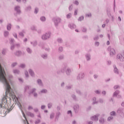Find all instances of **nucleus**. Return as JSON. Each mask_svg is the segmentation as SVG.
<instances>
[{
  "instance_id": "f257e3e1",
  "label": "nucleus",
  "mask_w": 124,
  "mask_h": 124,
  "mask_svg": "<svg viewBox=\"0 0 124 124\" xmlns=\"http://www.w3.org/2000/svg\"><path fill=\"white\" fill-rule=\"evenodd\" d=\"M5 72H4V69L1 67V65L0 64V81H1L2 83L5 84L6 86V94H8L10 93V90H11V87L8 83V81L5 78Z\"/></svg>"
},
{
  "instance_id": "f03ea898",
  "label": "nucleus",
  "mask_w": 124,
  "mask_h": 124,
  "mask_svg": "<svg viewBox=\"0 0 124 124\" xmlns=\"http://www.w3.org/2000/svg\"><path fill=\"white\" fill-rule=\"evenodd\" d=\"M0 108H7V99L4 97L2 99V104H0Z\"/></svg>"
},
{
  "instance_id": "7ed1b4c3",
  "label": "nucleus",
  "mask_w": 124,
  "mask_h": 124,
  "mask_svg": "<svg viewBox=\"0 0 124 124\" xmlns=\"http://www.w3.org/2000/svg\"><path fill=\"white\" fill-rule=\"evenodd\" d=\"M50 37V34H46V35H43L42 37V39H44V40L46 39H48Z\"/></svg>"
},
{
  "instance_id": "20e7f679",
  "label": "nucleus",
  "mask_w": 124,
  "mask_h": 124,
  "mask_svg": "<svg viewBox=\"0 0 124 124\" xmlns=\"http://www.w3.org/2000/svg\"><path fill=\"white\" fill-rule=\"evenodd\" d=\"M116 54V51L114 48H111L110 51V55H115Z\"/></svg>"
},
{
  "instance_id": "39448f33",
  "label": "nucleus",
  "mask_w": 124,
  "mask_h": 124,
  "mask_svg": "<svg viewBox=\"0 0 124 124\" xmlns=\"http://www.w3.org/2000/svg\"><path fill=\"white\" fill-rule=\"evenodd\" d=\"M118 59H119V60L121 61H124V57L122 56H121V55L119 54L118 55Z\"/></svg>"
},
{
  "instance_id": "423d86ee",
  "label": "nucleus",
  "mask_w": 124,
  "mask_h": 124,
  "mask_svg": "<svg viewBox=\"0 0 124 124\" xmlns=\"http://www.w3.org/2000/svg\"><path fill=\"white\" fill-rule=\"evenodd\" d=\"M92 119L94 121H98V118H97V117H96V116L93 117Z\"/></svg>"
},
{
  "instance_id": "0eeeda50",
  "label": "nucleus",
  "mask_w": 124,
  "mask_h": 124,
  "mask_svg": "<svg viewBox=\"0 0 124 124\" xmlns=\"http://www.w3.org/2000/svg\"><path fill=\"white\" fill-rule=\"evenodd\" d=\"M10 95L11 96H12V98L13 99H15V98H16V95H15V94H14V93H13V94L11 95V94L10 93Z\"/></svg>"
},
{
  "instance_id": "6e6552de",
  "label": "nucleus",
  "mask_w": 124,
  "mask_h": 124,
  "mask_svg": "<svg viewBox=\"0 0 124 124\" xmlns=\"http://www.w3.org/2000/svg\"><path fill=\"white\" fill-rule=\"evenodd\" d=\"M29 73L31 74V76H33V75H34V73H33V72L31 71V70H29Z\"/></svg>"
},
{
  "instance_id": "1a4fd4ad",
  "label": "nucleus",
  "mask_w": 124,
  "mask_h": 124,
  "mask_svg": "<svg viewBox=\"0 0 124 124\" xmlns=\"http://www.w3.org/2000/svg\"><path fill=\"white\" fill-rule=\"evenodd\" d=\"M19 8H20L19 6L16 7L15 10H16V11H17V12H19V11H20V10H19Z\"/></svg>"
},
{
  "instance_id": "9d476101",
  "label": "nucleus",
  "mask_w": 124,
  "mask_h": 124,
  "mask_svg": "<svg viewBox=\"0 0 124 124\" xmlns=\"http://www.w3.org/2000/svg\"><path fill=\"white\" fill-rule=\"evenodd\" d=\"M11 29V24H9L7 26V30H8V31L10 30Z\"/></svg>"
},
{
  "instance_id": "9b49d317",
  "label": "nucleus",
  "mask_w": 124,
  "mask_h": 124,
  "mask_svg": "<svg viewBox=\"0 0 124 124\" xmlns=\"http://www.w3.org/2000/svg\"><path fill=\"white\" fill-rule=\"evenodd\" d=\"M41 21H45L46 20V18H45V17H42L41 18Z\"/></svg>"
},
{
  "instance_id": "f8f14e48",
  "label": "nucleus",
  "mask_w": 124,
  "mask_h": 124,
  "mask_svg": "<svg viewBox=\"0 0 124 124\" xmlns=\"http://www.w3.org/2000/svg\"><path fill=\"white\" fill-rule=\"evenodd\" d=\"M82 20H84V16H81L80 17H79V20L82 21Z\"/></svg>"
},
{
  "instance_id": "ddd939ff",
  "label": "nucleus",
  "mask_w": 124,
  "mask_h": 124,
  "mask_svg": "<svg viewBox=\"0 0 124 124\" xmlns=\"http://www.w3.org/2000/svg\"><path fill=\"white\" fill-rule=\"evenodd\" d=\"M41 93H47V90H43L41 91Z\"/></svg>"
},
{
  "instance_id": "4468645a",
  "label": "nucleus",
  "mask_w": 124,
  "mask_h": 124,
  "mask_svg": "<svg viewBox=\"0 0 124 124\" xmlns=\"http://www.w3.org/2000/svg\"><path fill=\"white\" fill-rule=\"evenodd\" d=\"M110 115L111 116H114L115 115V112L114 111H112L110 113Z\"/></svg>"
},
{
  "instance_id": "2eb2a0df",
  "label": "nucleus",
  "mask_w": 124,
  "mask_h": 124,
  "mask_svg": "<svg viewBox=\"0 0 124 124\" xmlns=\"http://www.w3.org/2000/svg\"><path fill=\"white\" fill-rule=\"evenodd\" d=\"M114 71L115 72V73H118V69L116 68H114Z\"/></svg>"
},
{
  "instance_id": "dca6fc26",
  "label": "nucleus",
  "mask_w": 124,
  "mask_h": 124,
  "mask_svg": "<svg viewBox=\"0 0 124 124\" xmlns=\"http://www.w3.org/2000/svg\"><path fill=\"white\" fill-rule=\"evenodd\" d=\"M4 35H5V36H7V35H8V32H7V31L5 32Z\"/></svg>"
},
{
  "instance_id": "f3484780",
  "label": "nucleus",
  "mask_w": 124,
  "mask_h": 124,
  "mask_svg": "<svg viewBox=\"0 0 124 124\" xmlns=\"http://www.w3.org/2000/svg\"><path fill=\"white\" fill-rule=\"evenodd\" d=\"M70 17H71V14H69L67 15V18H70Z\"/></svg>"
},
{
  "instance_id": "a211bd4d",
  "label": "nucleus",
  "mask_w": 124,
  "mask_h": 124,
  "mask_svg": "<svg viewBox=\"0 0 124 124\" xmlns=\"http://www.w3.org/2000/svg\"><path fill=\"white\" fill-rule=\"evenodd\" d=\"M16 55L17 56H20V55H21V52L18 51V52H16Z\"/></svg>"
},
{
  "instance_id": "6ab92c4d",
  "label": "nucleus",
  "mask_w": 124,
  "mask_h": 124,
  "mask_svg": "<svg viewBox=\"0 0 124 124\" xmlns=\"http://www.w3.org/2000/svg\"><path fill=\"white\" fill-rule=\"evenodd\" d=\"M32 109V107L31 106H29L28 107V110H31Z\"/></svg>"
},
{
  "instance_id": "aec40b11",
  "label": "nucleus",
  "mask_w": 124,
  "mask_h": 124,
  "mask_svg": "<svg viewBox=\"0 0 124 124\" xmlns=\"http://www.w3.org/2000/svg\"><path fill=\"white\" fill-rule=\"evenodd\" d=\"M38 83L39 84V85H40V84H41V80L38 79Z\"/></svg>"
},
{
  "instance_id": "412c9836",
  "label": "nucleus",
  "mask_w": 124,
  "mask_h": 124,
  "mask_svg": "<svg viewBox=\"0 0 124 124\" xmlns=\"http://www.w3.org/2000/svg\"><path fill=\"white\" fill-rule=\"evenodd\" d=\"M99 121L101 124H103V123H104V119H102V121L101 120H99Z\"/></svg>"
},
{
  "instance_id": "4be33fe9",
  "label": "nucleus",
  "mask_w": 124,
  "mask_h": 124,
  "mask_svg": "<svg viewBox=\"0 0 124 124\" xmlns=\"http://www.w3.org/2000/svg\"><path fill=\"white\" fill-rule=\"evenodd\" d=\"M37 12H38V9H35V13H36V14L37 13Z\"/></svg>"
},
{
  "instance_id": "5701e85b",
  "label": "nucleus",
  "mask_w": 124,
  "mask_h": 124,
  "mask_svg": "<svg viewBox=\"0 0 124 124\" xmlns=\"http://www.w3.org/2000/svg\"><path fill=\"white\" fill-rule=\"evenodd\" d=\"M119 93V92H115V93H114V95H117V94H118Z\"/></svg>"
},
{
  "instance_id": "b1692460",
  "label": "nucleus",
  "mask_w": 124,
  "mask_h": 124,
  "mask_svg": "<svg viewBox=\"0 0 124 124\" xmlns=\"http://www.w3.org/2000/svg\"><path fill=\"white\" fill-rule=\"evenodd\" d=\"M27 50L28 52V53H31V49H30V48H27Z\"/></svg>"
},
{
  "instance_id": "393cba45",
  "label": "nucleus",
  "mask_w": 124,
  "mask_h": 124,
  "mask_svg": "<svg viewBox=\"0 0 124 124\" xmlns=\"http://www.w3.org/2000/svg\"><path fill=\"white\" fill-rule=\"evenodd\" d=\"M112 119H113V117H109L108 118V121H110V120H112Z\"/></svg>"
},
{
  "instance_id": "a878e982",
  "label": "nucleus",
  "mask_w": 124,
  "mask_h": 124,
  "mask_svg": "<svg viewBox=\"0 0 124 124\" xmlns=\"http://www.w3.org/2000/svg\"><path fill=\"white\" fill-rule=\"evenodd\" d=\"M20 67H21L22 68H24V67H25V65H24V64H21V65H20Z\"/></svg>"
},
{
  "instance_id": "bb28decb",
  "label": "nucleus",
  "mask_w": 124,
  "mask_h": 124,
  "mask_svg": "<svg viewBox=\"0 0 124 124\" xmlns=\"http://www.w3.org/2000/svg\"><path fill=\"white\" fill-rule=\"evenodd\" d=\"M66 72L67 74H68V72L69 73L71 72L70 70H68L67 71H66Z\"/></svg>"
},
{
  "instance_id": "cd10ccee",
  "label": "nucleus",
  "mask_w": 124,
  "mask_h": 124,
  "mask_svg": "<svg viewBox=\"0 0 124 124\" xmlns=\"http://www.w3.org/2000/svg\"><path fill=\"white\" fill-rule=\"evenodd\" d=\"M51 107H52V105L51 104H48V108H51Z\"/></svg>"
},
{
  "instance_id": "c85d7f7f",
  "label": "nucleus",
  "mask_w": 124,
  "mask_h": 124,
  "mask_svg": "<svg viewBox=\"0 0 124 124\" xmlns=\"http://www.w3.org/2000/svg\"><path fill=\"white\" fill-rule=\"evenodd\" d=\"M95 45H96L97 46H98L99 45V43L97 42L95 44Z\"/></svg>"
},
{
  "instance_id": "c756f323",
  "label": "nucleus",
  "mask_w": 124,
  "mask_h": 124,
  "mask_svg": "<svg viewBox=\"0 0 124 124\" xmlns=\"http://www.w3.org/2000/svg\"><path fill=\"white\" fill-rule=\"evenodd\" d=\"M19 34H20V35H21V36H24V34H23V33H22V32H20V33H19Z\"/></svg>"
},
{
  "instance_id": "7c9ffc66",
  "label": "nucleus",
  "mask_w": 124,
  "mask_h": 124,
  "mask_svg": "<svg viewBox=\"0 0 124 124\" xmlns=\"http://www.w3.org/2000/svg\"><path fill=\"white\" fill-rule=\"evenodd\" d=\"M29 115L31 116V117H33V114L32 113H30Z\"/></svg>"
},
{
  "instance_id": "2f4dec72",
  "label": "nucleus",
  "mask_w": 124,
  "mask_h": 124,
  "mask_svg": "<svg viewBox=\"0 0 124 124\" xmlns=\"http://www.w3.org/2000/svg\"><path fill=\"white\" fill-rule=\"evenodd\" d=\"M41 108H42V109H45V106H42Z\"/></svg>"
},
{
  "instance_id": "473e14b6",
  "label": "nucleus",
  "mask_w": 124,
  "mask_h": 124,
  "mask_svg": "<svg viewBox=\"0 0 124 124\" xmlns=\"http://www.w3.org/2000/svg\"><path fill=\"white\" fill-rule=\"evenodd\" d=\"M16 63H14L12 64V66H15V65H16Z\"/></svg>"
},
{
  "instance_id": "72a5a7b5",
  "label": "nucleus",
  "mask_w": 124,
  "mask_h": 124,
  "mask_svg": "<svg viewBox=\"0 0 124 124\" xmlns=\"http://www.w3.org/2000/svg\"><path fill=\"white\" fill-rule=\"evenodd\" d=\"M59 50L60 51H62V47H61L59 48Z\"/></svg>"
},
{
  "instance_id": "f704fd0d",
  "label": "nucleus",
  "mask_w": 124,
  "mask_h": 124,
  "mask_svg": "<svg viewBox=\"0 0 124 124\" xmlns=\"http://www.w3.org/2000/svg\"><path fill=\"white\" fill-rule=\"evenodd\" d=\"M2 53L3 54V55H4V54H5V50H3Z\"/></svg>"
},
{
  "instance_id": "c9c22d12",
  "label": "nucleus",
  "mask_w": 124,
  "mask_h": 124,
  "mask_svg": "<svg viewBox=\"0 0 124 124\" xmlns=\"http://www.w3.org/2000/svg\"><path fill=\"white\" fill-rule=\"evenodd\" d=\"M22 113L23 117L26 119V115H25V113H24V112H23Z\"/></svg>"
},
{
  "instance_id": "e433bc0d",
  "label": "nucleus",
  "mask_w": 124,
  "mask_h": 124,
  "mask_svg": "<svg viewBox=\"0 0 124 124\" xmlns=\"http://www.w3.org/2000/svg\"><path fill=\"white\" fill-rule=\"evenodd\" d=\"M43 58H44V59L47 58V55L43 56Z\"/></svg>"
},
{
  "instance_id": "4c0bfd02",
  "label": "nucleus",
  "mask_w": 124,
  "mask_h": 124,
  "mask_svg": "<svg viewBox=\"0 0 124 124\" xmlns=\"http://www.w3.org/2000/svg\"><path fill=\"white\" fill-rule=\"evenodd\" d=\"M107 45H109L110 44V42L108 41L107 42Z\"/></svg>"
},
{
  "instance_id": "58836bf2",
  "label": "nucleus",
  "mask_w": 124,
  "mask_h": 124,
  "mask_svg": "<svg viewBox=\"0 0 124 124\" xmlns=\"http://www.w3.org/2000/svg\"><path fill=\"white\" fill-rule=\"evenodd\" d=\"M75 4H79V2L77 1H75Z\"/></svg>"
},
{
  "instance_id": "ea45409f",
  "label": "nucleus",
  "mask_w": 124,
  "mask_h": 124,
  "mask_svg": "<svg viewBox=\"0 0 124 124\" xmlns=\"http://www.w3.org/2000/svg\"><path fill=\"white\" fill-rule=\"evenodd\" d=\"M25 75L26 77H28V72H25Z\"/></svg>"
},
{
  "instance_id": "a19ab883",
  "label": "nucleus",
  "mask_w": 124,
  "mask_h": 124,
  "mask_svg": "<svg viewBox=\"0 0 124 124\" xmlns=\"http://www.w3.org/2000/svg\"><path fill=\"white\" fill-rule=\"evenodd\" d=\"M118 87L119 86H114V89H118Z\"/></svg>"
},
{
  "instance_id": "79ce46f5",
  "label": "nucleus",
  "mask_w": 124,
  "mask_h": 124,
  "mask_svg": "<svg viewBox=\"0 0 124 124\" xmlns=\"http://www.w3.org/2000/svg\"><path fill=\"white\" fill-rule=\"evenodd\" d=\"M71 114V111H70V110H69V111H68V114Z\"/></svg>"
},
{
  "instance_id": "37998d69",
  "label": "nucleus",
  "mask_w": 124,
  "mask_h": 124,
  "mask_svg": "<svg viewBox=\"0 0 124 124\" xmlns=\"http://www.w3.org/2000/svg\"><path fill=\"white\" fill-rule=\"evenodd\" d=\"M54 117V115H53V114H51V115H50V118L52 119V118H53Z\"/></svg>"
},
{
  "instance_id": "c03bdc74",
  "label": "nucleus",
  "mask_w": 124,
  "mask_h": 124,
  "mask_svg": "<svg viewBox=\"0 0 124 124\" xmlns=\"http://www.w3.org/2000/svg\"><path fill=\"white\" fill-rule=\"evenodd\" d=\"M77 14V11H75V15H76Z\"/></svg>"
},
{
  "instance_id": "a18cd8bd",
  "label": "nucleus",
  "mask_w": 124,
  "mask_h": 124,
  "mask_svg": "<svg viewBox=\"0 0 124 124\" xmlns=\"http://www.w3.org/2000/svg\"><path fill=\"white\" fill-rule=\"evenodd\" d=\"M95 93H99V91H96L95 92Z\"/></svg>"
},
{
  "instance_id": "49530a36",
  "label": "nucleus",
  "mask_w": 124,
  "mask_h": 124,
  "mask_svg": "<svg viewBox=\"0 0 124 124\" xmlns=\"http://www.w3.org/2000/svg\"><path fill=\"white\" fill-rule=\"evenodd\" d=\"M102 27L103 28H105V24H103Z\"/></svg>"
},
{
  "instance_id": "de8ad7c7",
  "label": "nucleus",
  "mask_w": 124,
  "mask_h": 124,
  "mask_svg": "<svg viewBox=\"0 0 124 124\" xmlns=\"http://www.w3.org/2000/svg\"><path fill=\"white\" fill-rule=\"evenodd\" d=\"M102 93H103V94H105V93H106L105 91L103 92H102Z\"/></svg>"
},
{
  "instance_id": "09e8293b",
  "label": "nucleus",
  "mask_w": 124,
  "mask_h": 124,
  "mask_svg": "<svg viewBox=\"0 0 124 124\" xmlns=\"http://www.w3.org/2000/svg\"><path fill=\"white\" fill-rule=\"evenodd\" d=\"M122 106H124V103H122Z\"/></svg>"
},
{
  "instance_id": "8fccbe9b",
  "label": "nucleus",
  "mask_w": 124,
  "mask_h": 124,
  "mask_svg": "<svg viewBox=\"0 0 124 124\" xmlns=\"http://www.w3.org/2000/svg\"><path fill=\"white\" fill-rule=\"evenodd\" d=\"M89 124H93V122H90L89 123Z\"/></svg>"
},
{
  "instance_id": "3c124183",
  "label": "nucleus",
  "mask_w": 124,
  "mask_h": 124,
  "mask_svg": "<svg viewBox=\"0 0 124 124\" xmlns=\"http://www.w3.org/2000/svg\"><path fill=\"white\" fill-rule=\"evenodd\" d=\"M118 19L120 20V21H121V17H119V18H118Z\"/></svg>"
},
{
  "instance_id": "603ef678",
  "label": "nucleus",
  "mask_w": 124,
  "mask_h": 124,
  "mask_svg": "<svg viewBox=\"0 0 124 124\" xmlns=\"http://www.w3.org/2000/svg\"><path fill=\"white\" fill-rule=\"evenodd\" d=\"M24 41H28V39H25Z\"/></svg>"
},
{
  "instance_id": "864d4df0",
  "label": "nucleus",
  "mask_w": 124,
  "mask_h": 124,
  "mask_svg": "<svg viewBox=\"0 0 124 124\" xmlns=\"http://www.w3.org/2000/svg\"><path fill=\"white\" fill-rule=\"evenodd\" d=\"M36 95H37V94H34V96H36Z\"/></svg>"
},
{
  "instance_id": "5fc2aeb1",
  "label": "nucleus",
  "mask_w": 124,
  "mask_h": 124,
  "mask_svg": "<svg viewBox=\"0 0 124 124\" xmlns=\"http://www.w3.org/2000/svg\"><path fill=\"white\" fill-rule=\"evenodd\" d=\"M58 41H59V42H62V40L60 39V40H58Z\"/></svg>"
},
{
  "instance_id": "6e6d98bb",
  "label": "nucleus",
  "mask_w": 124,
  "mask_h": 124,
  "mask_svg": "<svg viewBox=\"0 0 124 124\" xmlns=\"http://www.w3.org/2000/svg\"><path fill=\"white\" fill-rule=\"evenodd\" d=\"M73 123L74 124H75L76 123L75 121H73Z\"/></svg>"
},
{
  "instance_id": "4d7b16f0",
  "label": "nucleus",
  "mask_w": 124,
  "mask_h": 124,
  "mask_svg": "<svg viewBox=\"0 0 124 124\" xmlns=\"http://www.w3.org/2000/svg\"><path fill=\"white\" fill-rule=\"evenodd\" d=\"M26 122L27 123V124H29V122H28V120H26Z\"/></svg>"
},
{
  "instance_id": "13d9d810",
  "label": "nucleus",
  "mask_w": 124,
  "mask_h": 124,
  "mask_svg": "<svg viewBox=\"0 0 124 124\" xmlns=\"http://www.w3.org/2000/svg\"><path fill=\"white\" fill-rule=\"evenodd\" d=\"M15 37H16V38H17V35L16 34V35L15 36Z\"/></svg>"
},
{
  "instance_id": "bf43d9fd",
  "label": "nucleus",
  "mask_w": 124,
  "mask_h": 124,
  "mask_svg": "<svg viewBox=\"0 0 124 124\" xmlns=\"http://www.w3.org/2000/svg\"><path fill=\"white\" fill-rule=\"evenodd\" d=\"M122 55L124 56V51L123 52Z\"/></svg>"
},
{
  "instance_id": "052dcab7",
  "label": "nucleus",
  "mask_w": 124,
  "mask_h": 124,
  "mask_svg": "<svg viewBox=\"0 0 124 124\" xmlns=\"http://www.w3.org/2000/svg\"><path fill=\"white\" fill-rule=\"evenodd\" d=\"M21 0H16V1H20Z\"/></svg>"
},
{
  "instance_id": "680f3d73",
  "label": "nucleus",
  "mask_w": 124,
  "mask_h": 124,
  "mask_svg": "<svg viewBox=\"0 0 124 124\" xmlns=\"http://www.w3.org/2000/svg\"><path fill=\"white\" fill-rule=\"evenodd\" d=\"M94 78H96V76H94Z\"/></svg>"
},
{
  "instance_id": "e2e57ef3",
  "label": "nucleus",
  "mask_w": 124,
  "mask_h": 124,
  "mask_svg": "<svg viewBox=\"0 0 124 124\" xmlns=\"http://www.w3.org/2000/svg\"><path fill=\"white\" fill-rule=\"evenodd\" d=\"M76 31H77V32H78V30H76Z\"/></svg>"
},
{
  "instance_id": "0e129e2a",
  "label": "nucleus",
  "mask_w": 124,
  "mask_h": 124,
  "mask_svg": "<svg viewBox=\"0 0 124 124\" xmlns=\"http://www.w3.org/2000/svg\"><path fill=\"white\" fill-rule=\"evenodd\" d=\"M34 91H35V89H34V90H33V91L32 92V93H34Z\"/></svg>"
},
{
  "instance_id": "69168bd1",
  "label": "nucleus",
  "mask_w": 124,
  "mask_h": 124,
  "mask_svg": "<svg viewBox=\"0 0 124 124\" xmlns=\"http://www.w3.org/2000/svg\"><path fill=\"white\" fill-rule=\"evenodd\" d=\"M19 81H22V79H19Z\"/></svg>"
},
{
  "instance_id": "338daca9",
  "label": "nucleus",
  "mask_w": 124,
  "mask_h": 124,
  "mask_svg": "<svg viewBox=\"0 0 124 124\" xmlns=\"http://www.w3.org/2000/svg\"><path fill=\"white\" fill-rule=\"evenodd\" d=\"M15 73H16V71H14Z\"/></svg>"
},
{
  "instance_id": "774afa93",
  "label": "nucleus",
  "mask_w": 124,
  "mask_h": 124,
  "mask_svg": "<svg viewBox=\"0 0 124 124\" xmlns=\"http://www.w3.org/2000/svg\"><path fill=\"white\" fill-rule=\"evenodd\" d=\"M62 85H64V83H62Z\"/></svg>"
}]
</instances>
